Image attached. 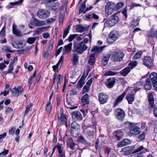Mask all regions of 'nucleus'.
<instances>
[{"label": "nucleus", "mask_w": 157, "mask_h": 157, "mask_svg": "<svg viewBox=\"0 0 157 157\" xmlns=\"http://www.w3.org/2000/svg\"><path fill=\"white\" fill-rule=\"evenodd\" d=\"M123 135V133L122 131L118 130L115 132L114 135L117 138V140L119 141L122 138Z\"/></svg>", "instance_id": "25"}, {"label": "nucleus", "mask_w": 157, "mask_h": 157, "mask_svg": "<svg viewBox=\"0 0 157 157\" xmlns=\"http://www.w3.org/2000/svg\"><path fill=\"white\" fill-rule=\"evenodd\" d=\"M86 17L89 20L92 19V18L96 19H98L99 18L98 16L92 12L86 15Z\"/></svg>", "instance_id": "32"}, {"label": "nucleus", "mask_w": 157, "mask_h": 157, "mask_svg": "<svg viewBox=\"0 0 157 157\" xmlns=\"http://www.w3.org/2000/svg\"><path fill=\"white\" fill-rule=\"evenodd\" d=\"M3 49L6 52H13V51L10 50V48L7 46H4L3 47Z\"/></svg>", "instance_id": "61"}, {"label": "nucleus", "mask_w": 157, "mask_h": 157, "mask_svg": "<svg viewBox=\"0 0 157 157\" xmlns=\"http://www.w3.org/2000/svg\"><path fill=\"white\" fill-rule=\"evenodd\" d=\"M57 118L59 120L61 121L63 123V124H64L65 120L66 119V117L64 114H58Z\"/></svg>", "instance_id": "38"}, {"label": "nucleus", "mask_w": 157, "mask_h": 157, "mask_svg": "<svg viewBox=\"0 0 157 157\" xmlns=\"http://www.w3.org/2000/svg\"><path fill=\"white\" fill-rule=\"evenodd\" d=\"M81 102L84 105L89 103V98L87 94H86L83 95L81 98Z\"/></svg>", "instance_id": "21"}, {"label": "nucleus", "mask_w": 157, "mask_h": 157, "mask_svg": "<svg viewBox=\"0 0 157 157\" xmlns=\"http://www.w3.org/2000/svg\"><path fill=\"white\" fill-rule=\"evenodd\" d=\"M72 52L75 53L73 54L72 63L74 66L76 67L77 65L78 59V44H74Z\"/></svg>", "instance_id": "1"}, {"label": "nucleus", "mask_w": 157, "mask_h": 157, "mask_svg": "<svg viewBox=\"0 0 157 157\" xmlns=\"http://www.w3.org/2000/svg\"><path fill=\"white\" fill-rule=\"evenodd\" d=\"M70 26V25H68L67 28L65 29L64 30L63 35V38H65L67 36V34L68 33L69 31L71 28Z\"/></svg>", "instance_id": "48"}, {"label": "nucleus", "mask_w": 157, "mask_h": 157, "mask_svg": "<svg viewBox=\"0 0 157 157\" xmlns=\"http://www.w3.org/2000/svg\"><path fill=\"white\" fill-rule=\"evenodd\" d=\"M52 109V105L50 101H48L47 103L46 106V110L47 112L49 114H50Z\"/></svg>", "instance_id": "37"}, {"label": "nucleus", "mask_w": 157, "mask_h": 157, "mask_svg": "<svg viewBox=\"0 0 157 157\" xmlns=\"http://www.w3.org/2000/svg\"><path fill=\"white\" fill-rule=\"evenodd\" d=\"M62 79V76L61 74H59L57 76V85H58V84H60L61 83V80Z\"/></svg>", "instance_id": "63"}, {"label": "nucleus", "mask_w": 157, "mask_h": 157, "mask_svg": "<svg viewBox=\"0 0 157 157\" xmlns=\"http://www.w3.org/2000/svg\"><path fill=\"white\" fill-rule=\"evenodd\" d=\"M59 153V156L61 157H65V151L63 149V147L61 145L58 147Z\"/></svg>", "instance_id": "29"}, {"label": "nucleus", "mask_w": 157, "mask_h": 157, "mask_svg": "<svg viewBox=\"0 0 157 157\" xmlns=\"http://www.w3.org/2000/svg\"><path fill=\"white\" fill-rule=\"evenodd\" d=\"M135 146H130L126 147L123 148L124 150V154L126 156L128 155H130L135 153V150L134 149Z\"/></svg>", "instance_id": "12"}, {"label": "nucleus", "mask_w": 157, "mask_h": 157, "mask_svg": "<svg viewBox=\"0 0 157 157\" xmlns=\"http://www.w3.org/2000/svg\"><path fill=\"white\" fill-rule=\"evenodd\" d=\"M56 20V19L54 18H50L47 19L46 20V21L47 23H54Z\"/></svg>", "instance_id": "64"}, {"label": "nucleus", "mask_w": 157, "mask_h": 157, "mask_svg": "<svg viewBox=\"0 0 157 157\" xmlns=\"http://www.w3.org/2000/svg\"><path fill=\"white\" fill-rule=\"evenodd\" d=\"M42 32L41 27L37 28L35 31V34L36 35H38Z\"/></svg>", "instance_id": "59"}, {"label": "nucleus", "mask_w": 157, "mask_h": 157, "mask_svg": "<svg viewBox=\"0 0 157 157\" xmlns=\"http://www.w3.org/2000/svg\"><path fill=\"white\" fill-rule=\"evenodd\" d=\"M72 43H70L67 45H65L64 47L65 51L66 52H70L71 49Z\"/></svg>", "instance_id": "51"}, {"label": "nucleus", "mask_w": 157, "mask_h": 157, "mask_svg": "<svg viewBox=\"0 0 157 157\" xmlns=\"http://www.w3.org/2000/svg\"><path fill=\"white\" fill-rule=\"evenodd\" d=\"M95 58L94 54H92L90 55L88 63L91 66L94 65L95 61Z\"/></svg>", "instance_id": "30"}, {"label": "nucleus", "mask_w": 157, "mask_h": 157, "mask_svg": "<svg viewBox=\"0 0 157 157\" xmlns=\"http://www.w3.org/2000/svg\"><path fill=\"white\" fill-rule=\"evenodd\" d=\"M33 22L34 25L36 26H41L46 24L44 21L38 20L35 18H33Z\"/></svg>", "instance_id": "17"}, {"label": "nucleus", "mask_w": 157, "mask_h": 157, "mask_svg": "<svg viewBox=\"0 0 157 157\" xmlns=\"http://www.w3.org/2000/svg\"><path fill=\"white\" fill-rule=\"evenodd\" d=\"M87 29L86 27H84L81 25H79V32L82 33L85 32Z\"/></svg>", "instance_id": "62"}, {"label": "nucleus", "mask_w": 157, "mask_h": 157, "mask_svg": "<svg viewBox=\"0 0 157 157\" xmlns=\"http://www.w3.org/2000/svg\"><path fill=\"white\" fill-rule=\"evenodd\" d=\"M71 129H78V124L75 121L73 122L71 124Z\"/></svg>", "instance_id": "46"}, {"label": "nucleus", "mask_w": 157, "mask_h": 157, "mask_svg": "<svg viewBox=\"0 0 157 157\" xmlns=\"http://www.w3.org/2000/svg\"><path fill=\"white\" fill-rule=\"evenodd\" d=\"M115 113L117 118L120 120H122L125 117V113L121 109H117L115 111Z\"/></svg>", "instance_id": "9"}, {"label": "nucleus", "mask_w": 157, "mask_h": 157, "mask_svg": "<svg viewBox=\"0 0 157 157\" xmlns=\"http://www.w3.org/2000/svg\"><path fill=\"white\" fill-rule=\"evenodd\" d=\"M146 131H144L138 137V139L139 141H143L144 140L145 138V135H146Z\"/></svg>", "instance_id": "45"}, {"label": "nucleus", "mask_w": 157, "mask_h": 157, "mask_svg": "<svg viewBox=\"0 0 157 157\" xmlns=\"http://www.w3.org/2000/svg\"><path fill=\"white\" fill-rule=\"evenodd\" d=\"M36 40V37H29L27 39V41L29 44H32L35 42Z\"/></svg>", "instance_id": "49"}, {"label": "nucleus", "mask_w": 157, "mask_h": 157, "mask_svg": "<svg viewBox=\"0 0 157 157\" xmlns=\"http://www.w3.org/2000/svg\"><path fill=\"white\" fill-rule=\"evenodd\" d=\"M148 97L149 104L152 108L154 105V98L152 94L150 92L149 93Z\"/></svg>", "instance_id": "28"}, {"label": "nucleus", "mask_w": 157, "mask_h": 157, "mask_svg": "<svg viewBox=\"0 0 157 157\" xmlns=\"http://www.w3.org/2000/svg\"><path fill=\"white\" fill-rule=\"evenodd\" d=\"M115 3L112 2H108L105 7L106 16H108L116 11L115 7Z\"/></svg>", "instance_id": "2"}, {"label": "nucleus", "mask_w": 157, "mask_h": 157, "mask_svg": "<svg viewBox=\"0 0 157 157\" xmlns=\"http://www.w3.org/2000/svg\"><path fill=\"white\" fill-rule=\"evenodd\" d=\"M130 126L129 127L130 132L129 133V135L130 136H132L138 134L140 132V129L139 127L133 125L130 122H128Z\"/></svg>", "instance_id": "3"}, {"label": "nucleus", "mask_w": 157, "mask_h": 157, "mask_svg": "<svg viewBox=\"0 0 157 157\" xmlns=\"http://www.w3.org/2000/svg\"><path fill=\"white\" fill-rule=\"evenodd\" d=\"M36 71H35L33 74V76H31L29 77V80L28 81V82L29 84V86H30V85H32L31 81L32 80V79L33 78H34L36 75Z\"/></svg>", "instance_id": "52"}, {"label": "nucleus", "mask_w": 157, "mask_h": 157, "mask_svg": "<svg viewBox=\"0 0 157 157\" xmlns=\"http://www.w3.org/2000/svg\"><path fill=\"white\" fill-rule=\"evenodd\" d=\"M24 90L23 87L21 86H17V88L13 87L12 90V93L13 96H18L20 94H21Z\"/></svg>", "instance_id": "10"}, {"label": "nucleus", "mask_w": 157, "mask_h": 157, "mask_svg": "<svg viewBox=\"0 0 157 157\" xmlns=\"http://www.w3.org/2000/svg\"><path fill=\"white\" fill-rule=\"evenodd\" d=\"M146 84L144 86V89L147 90H150L152 87V85L150 79L148 78L146 79Z\"/></svg>", "instance_id": "23"}, {"label": "nucleus", "mask_w": 157, "mask_h": 157, "mask_svg": "<svg viewBox=\"0 0 157 157\" xmlns=\"http://www.w3.org/2000/svg\"><path fill=\"white\" fill-rule=\"evenodd\" d=\"M90 127H92V128L91 130H88L87 131L86 135L87 138L90 139L91 138H93L94 132L95 128H96L95 125H93Z\"/></svg>", "instance_id": "19"}, {"label": "nucleus", "mask_w": 157, "mask_h": 157, "mask_svg": "<svg viewBox=\"0 0 157 157\" xmlns=\"http://www.w3.org/2000/svg\"><path fill=\"white\" fill-rule=\"evenodd\" d=\"M131 143V142L129 140L125 139L119 142L117 144V146L118 147H121L125 146L128 145Z\"/></svg>", "instance_id": "15"}, {"label": "nucleus", "mask_w": 157, "mask_h": 157, "mask_svg": "<svg viewBox=\"0 0 157 157\" xmlns=\"http://www.w3.org/2000/svg\"><path fill=\"white\" fill-rule=\"evenodd\" d=\"M108 95L102 93H100L98 96V100L101 104H104L108 101Z\"/></svg>", "instance_id": "13"}, {"label": "nucleus", "mask_w": 157, "mask_h": 157, "mask_svg": "<svg viewBox=\"0 0 157 157\" xmlns=\"http://www.w3.org/2000/svg\"><path fill=\"white\" fill-rule=\"evenodd\" d=\"M127 89L120 96H119L115 101V103L114 104V106L115 107L118 105L123 100V98L126 94L127 93Z\"/></svg>", "instance_id": "14"}, {"label": "nucleus", "mask_w": 157, "mask_h": 157, "mask_svg": "<svg viewBox=\"0 0 157 157\" xmlns=\"http://www.w3.org/2000/svg\"><path fill=\"white\" fill-rule=\"evenodd\" d=\"M57 118L59 120L61 121L63 123V124H64L65 120L66 119V117L64 114H58Z\"/></svg>", "instance_id": "39"}, {"label": "nucleus", "mask_w": 157, "mask_h": 157, "mask_svg": "<svg viewBox=\"0 0 157 157\" xmlns=\"http://www.w3.org/2000/svg\"><path fill=\"white\" fill-rule=\"evenodd\" d=\"M118 37V35L115 31L111 32L107 39V42L109 43H111L115 41Z\"/></svg>", "instance_id": "7"}, {"label": "nucleus", "mask_w": 157, "mask_h": 157, "mask_svg": "<svg viewBox=\"0 0 157 157\" xmlns=\"http://www.w3.org/2000/svg\"><path fill=\"white\" fill-rule=\"evenodd\" d=\"M86 0H85L84 1L81 5L80 8L79 9V14L82 13H84V11H85L86 7Z\"/></svg>", "instance_id": "36"}, {"label": "nucleus", "mask_w": 157, "mask_h": 157, "mask_svg": "<svg viewBox=\"0 0 157 157\" xmlns=\"http://www.w3.org/2000/svg\"><path fill=\"white\" fill-rule=\"evenodd\" d=\"M87 75V74L86 75L84 73L80 79L79 80V88H81L85 84L84 81Z\"/></svg>", "instance_id": "31"}, {"label": "nucleus", "mask_w": 157, "mask_h": 157, "mask_svg": "<svg viewBox=\"0 0 157 157\" xmlns=\"http://www.w3.org/2000/svg\"><path fill=\"white\" fill-rule=\"evenodd\" d=\"M142 54V52H137L134 56V58L135 59H137L140 58Z\"/></svg>", "instance_id": "53"}, {"label": "nucleus", "mask_w": 157, "mask_h": 157, "mask_svg": "<svg viewBox=\"0 0 157 157\" xmlns=\"http://www.w3.org/2000/svg\"><path fill=\"white\" fill-rule=\"evenodd\" d=\"M78 129H71V135L74 137H77V140H78Z\"/></svg>", "instance_id": "33"}, {"label": "nucleus", "mask_w": 157, "mask_h": 157, "mask_svg": "<svg viewBox=\"0 0 157 157\" xmlns=\"http://www.w3.org/2000/svg\"><path fill=\"white\" fill-rule=\"evenodd\" d=\"M66 142L67 146L70 147L71 149L74 150L76 148L75 147L76 144L73 142L72 138H68Z\"/></svg>", "instance_id": "16"}, {"label": "nucleus", "mask_w": 157, "mask_h": 157, "mask_svg": "<svg viewBox=\"0 0 157 157\" xmlns=\"http://www.w3.org/2000/svg\"><path fill=\"white\" fill-rule=\"evenodd\" d=\"M105 47V46H94L91 50L92 52H94L95 53H100L103 50V49Z\"/></svg>", "instance_id": "18"}, {"label": "nucleus", "mask_w": 157, "mask_h": 157, "mask_svg": "<svg viewBox=\"0 0 157 157\" xmlns=\"http://www.w3.org/2000/svg\"><path fill=\"white\" fill-rule=\"evenodd\" d=\"M110 54H107L105 56L102 60V63L104 66L106 65L108 63V61L110 58Z\"/></svg>", "instance_id": "35"}, {"label": "nucleus", "mask_w": 157, "mask_h": 157, "mask_svg": "<svg viewBox=\"0 0 157 157\" xmlns=\"http://www.w3.org/2000/svg\"><path fill=\"white\" fill-rule=\"evenodd\" d=\"M78 82H77L76 85V89H73L71 90V96H73L76 95L78 92Z\"/></svg>", "instance_id": "40"}, {"label": "nucleus", "mask_w": 157, "mask_h": 157, "mask_svg": "<svg viewBox=\"0 0 157 157\" xmlns=\"http://www.w3.org/2000/svg\"><path fill=\"white\" fill-rule=\"evenodd\" d=\"M107 80L108 81V82L107 84V87L109 88L112 87L115 83V79L114 78H109Z\"/></svg>", "instance_id": "26"}, {"label": "nucleus", "mask_w": 157, "mask_h": 157, "mask_svg": "<svg viewBox=\"0 0 157 157\" xmlns=\"http://www.w3.org/2000/svg\"><path fill=\"white\" fill-rule=\"evenodd\" d=\"M23 0H19L17 2H10V4L11 6H15L16 5H21L22 2Z\"/></svg>", "instance_id": "55"}, {"label": "nucleus", "mask_w": 157, "mask_h": 157, "mask_svg": "<svg viewBox=\"0 0 157 157\" xmlns=\"http://www.w3.org/2000/svg\"><path fill=\"white\" fill-rule=\"evenodd\" d=\"M36 15L38 17L41 19H45L49 17L50 12L44 9L39 10L37 12Z\"/></svg>", "instance_id": "5"}, {"label": "nucleus", "mask_w": 157, "mask_h": 157, "mask_svg": "<svg viewBox=\"0 0 157 157\" xmlns=\"http://www.w3.org/2000/svg\"><path fill=\"white\" fill-rule=\"evenodd\" d=\"M54 43V40L53 39H51L49 41L48 47V48L49 50L51 51L53 49Z\"/></svg>", "instance_id": "50"}, {"label": "nucleus", "mask_w": 157, "mask_h": 157, "mask_svg": "<svg viewBox=\"0 0 157 157\" xmlns=\"http://www.w3.org/2000/svg\"><path fill=\"white\" fill-rule=\"evenodd\" d=\"M124 3L122 2H119L116 4H115V7L116 11L120 9L124 6Z\"/></svg>", "instance_id": "42"}, {"label": "nucleus", "mask_w": 157, "mask_h": 157, "mask_svg": "<svg viewBox=\"0 0 157 157\" xmlns=\"http://www.w3.org/2000/svg\"><path fill=\"white\" fill-rule=\"evenodd\" d=\"M139 24V20L137 19H134L132 21L131 26L132 28H134L136 26H138Z\"/></svg>", "instance_id": "41"}, {"label": "nucleus", "mask_w": 157, "mask_h": 157, "mask_svg": "<svg viewBox=\"0 0 157 157\" xmlns=\"http://www.w3.org/2000/svg\"><path fill=\"white\" fill-rule=\"evenodd\" d=\"M117 73V72H114L111 71H109L106 72L105 73L106 75H116Z\"/></svg>", "instance_id": "57"}, {"label": "nucleus", "mask_w": 157, "mask_h": 157, "mask_svg": "<svg viewBox=\"0 0 157 157\" xmlns=\"http://www.w3.org/2000/svg\"><path fill=\"white\" fill-rule=\"evenodd\" d=\"M137 63L136 61H132L129 63L128 66V67L130 68L131 70L136 66L137 65Z\"/></svg>", "instance_id": "47"}, {"label": "nucleus", "mask_w": 157, "mask_h": 157, "mask_svg": "<svg viewBox=\"0 0 157 157\" xmlns=\"http://www.w3.org/2000/svg\"><path fill=\"white\" fill-rule=\"evenodd\" d=\"M124 54L121 51L114 52L112 54V59L115 62H120L124 58Z\"/></svg>", "instance_id": "4"}, {"label": "nucleus", "mask_w": 157, "mask_h": 157, "mask_svg": "<svg viewBox=\"0 0 157 157\" xmlns=\"http://www.w3.org/2000/svg\"><path fill=\"white\" fill-rule=\"evenodd\" d=\"M148 35L149 37H155V32H154L153 30H151L148 33Z\"/></svg>", "instance_id": "56"}, {"label": "nucleus", "mask_w": 157, "mask_h": 157, "mask_svg": "<svg viewBox=\"0 0 157 157\" xmlns=\"http://www.w3.org/2000/svg\"><path fill=\"white\" fill-rule=\"evenodd\" d=\"M15 127H11L9 130V134L10 135H13L15 132Z\"/></svg>", "instance_id": "54"}, {"label": "nucleus", "mask_w": 157, "mask_h": 157, "mask_svg": "<svg viewBox=\"0 0 157 157\" xmlns=\"http://www.w3.org/2000/svg\"><path fill=\"white\" fill-rule=\"evenodd\" d=\"M143 64L147 67L150 68L153 66L152 60L151 57L147 56L145 57L143 59Z\"/></svg>", "instance_id": "8"}, {"label": "nucleus", "mask_w": 157, "mask_h": 157, "mask_svg": "<svg viewBox=\"0 0 157 157\" xmlns=\"http://www.w3.org/2000/svg\"><path fill=\"white\" fill-rule=\"evenodd\" d=\"M119 21V17L114 14L111 16V18L107 21L109 26L112 27L115 25Z\"/></svg>", "instance_id": "6"}, {"label": "nucleus", "mask_w": 157, "mask_h": 157, "mask_svg": "<svg viewBox=\"0 0 157 157\" xmlns=\"http://www.w3.org/2000/svg\"><path fill=\"white\" fill-rule=\"evenodd\" d=\"M90 88V87H89L87 86L86 85H85L83 88L82 90V94H83L86 93L88 92L89 91Z\"/></svg>", "instance_id": "58"}, {"label": "nucleus", "mask_w": 157, "mask_h": 157, "mask_svg": "<svg viewBox=\"0 0 157 157\" xmlns=\"http://www.w3.org/2000/svg\"><path fill=\"white\" fill-rule=\"evenodd\" d=\"M17 25L14 24H13L12 25L13 33L17 36L20 37L22 36L20 30L16 28Z\"/></svg>", "instance_id": "20"}, {"label": "nucleus", "mask_w": 157, "mask_h": 157, "mask_svg": "<svg viewBox=\"0 0 157 157\" xmlns=\"http://www.w3.org/2000/svg\"><path fill=\"white\" fill-rule=\"evenodd\" d=\"M130 69L127 67L123 69L120 72V74L123 76H126L130 71Z\"/></svg>", "instance_id": "27"}, {"label": "nucleus", "mask_w": 157, "mask_h": 157, "mask_svg": "<svg viewBox=\"0 0 157 157\" xmlns=\"http://www.w3.org/2000/svg\"><path fill=\"white\" fill-rule=\"evenodd\" d=\"M72 116L73 119L75 121L78 119V111H75L72 113Z\"/></svg>", "instance_id": "43"}, {"label": "nucleus", "mask_w": 157, "mask_h": 157, "mask_svg": "<svg viewBox=\"0 0 157 157\" xmlns=\"http://www.w3.org/2000/svg\"><path fill=\"white\" fill-rule=\"evenodd\" d=\"M149 77L152 83L153 86L157 90V73L155 72H152L150 75Z\"/></svg>", "instance_id": "11"}, {"label": "nucleus", "mask_w": 157, "mask_h": 157, "mask_svg": "<svg viewBox=\"0 0 157 157\" xmlns=\"http://www.w3.org/2000/svg\"><path fill=\"white\" fill-rule=\"evenodd\" d=\"M135 94H128L126 98L128 101L129 104H132L133 101L134 100Z\"/></svg>", "instance_id": "22"}, {"label": "nucleus", "mask_w": 157, "mask_h": 157, "mask_svg": "<svg viewBox=\"0 0 157 157\" xmlns=\"http://www.w3.org/2000/svg\"><path fill=\"white\" fill-rule=\"evenodd\" d=\"M32 104H29V105H27L26 107V108L25 112L24 113V116H25L28 113L32 110L31 107L32 106Z\"/></svg>", "instance_id": "44"}, {"label": "nucleus", "mask_w": 157, "mask_h": 157, "mask_svg": "<svg viewBox=\"0 0 157 157\" xmlns=\"http://www.w3.org/2000/svg\"><path fill=\"white\" fill-rule=\"evenodd\" d=\"M78 35L77 34L71 35L68 37V40L69 41L71 42L72 40L73 39H75L76 37V36H77Z\"/></svg>", "instance_id": "60"}, {"label": "nucleus", "mask_w": 157, "mask_h": 157, "mask_svg": "<svg viewBox=\"0 0 157 157\" xmlns=\"http://www.w3.org/2000/svg\"><path fill=\"white\" fill-rule=\"evenodd\" d=\"M79 142L86 145H89L91 144L90 143L88 142L85 138L82 136H79Z\"/></svg>", "instance_id": "34"}, {"label": "nucleus", "mask_w": 157, "mask_h": 157, "mask_svg": "<svg viewBox=\"0 0 157 157\" xmlns=\"http://www.w3.org/2000/svg\"><path fill=\"white\" fill-rule=\"evenodd\" d=\"M87 46L82 41L79 43V54H82L87 48Z\"/></svg>", "instance_id": "24"}]
</instances>
